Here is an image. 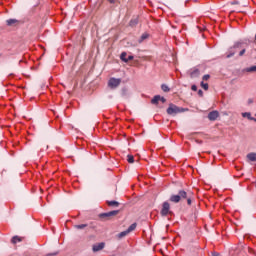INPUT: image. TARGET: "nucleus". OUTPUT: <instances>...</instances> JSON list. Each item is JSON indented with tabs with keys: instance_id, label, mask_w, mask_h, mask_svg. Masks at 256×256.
I'll list each match as a JSON object with an SVG mask.
<instances>
[{
	"instance_id": "10",
	"label": "nucleus",
	"mask_w": 256,
	"mask_h": 256,
	"mask_svg": "<svg viewBox=\"0 0 256 256\" xmlns=\"http://www.w3.org/2000/svg\"><path fill=\"white\" fill-rule=\"evenodd\" d=\"M6 25H8V27H15V25H19V20L8 19V20H6Z\"/></svg>"
},
{
	"instance_id": "26",
	"label": "nucleus",
	"mask_w": 256,
	"mask_h": 256,
	"mask_svg": "<svg viewBox=\"0 0 256 256\" xmlns=\"http://www.w3.org/2000/svg\"><path fill=\"white\" fill-rule=\"evenodd\" d=\"M55 255H59V252H53V253L47 254V256H55Z\"/></svg>"
},
{
	"instance_id": "5",
	"label": "nucleus",
	"mask_w": 256,
	"mask_h": 256,
	"mask_svg": "<svg viewBox=\"0 0 256 256\" xmlns=\"http://www.w3.org/2000/svg\"><path fill=\"white\" fill-rule=\"evenodd\" d=\"M173 212H171V205L169 202H164L162 204V209H161V215L162 217H167V215H171Z\"/></svg>"
},
{
	"instance_id": "22",
	"label": "nucleus",
	"mask_w": 256,
	"mask_h": 256,
	"mask_svg": "<svg viewBox=\"0 0 256 256\" xmlns=\"http://www.w3.org/2000/svg\"><path fill=\"white\" fill-rule=\"evenodd\" d=\"M127 161H128V163H135V158L133 157V155H128Z\"/></svg>"
},
{
	"instance_id": "18",
	"label": "nucleus",
	"mask_w": 256,
	"mask_h": 256,
	"mask_svg": "<svg viewBox=\"0 0 256 256\" xmlns=\"http://www.w3.org/2000/svg\"><path fill=\"white\" fill-rule=\"evenodd\" d=\"M21 241H22V239H21V237H19V236H14L13 238H12V243L15 245V244H17V243H21Z\"/></svg>"
},
{
	"instance_id": "11",
	"label": "nucleus",
	"mask_w": 256,
	"mask_h": 256,
	"mask_svg": "<svg viewBox=\"0 0 256 256\" xmlns=\"http://www.w3.org/2000/svg\"><path fill=\"white\" fill-rule=\"evenodd\" d=\"M160 99H161L160 95L154 96L153 99L151 100V104L152 105H157V103H159Z\"/></svg>"
},
{
	"instance_id": "1",
	"label": "nucleus",
	"mask_w": 256,
	"mask_h": 256,
	"mask_svg": "<svg viewBox=\"0 0 256 256\" xmlns=\"http://www.w3.org/2000/svg\"><path fill=\"white\" fill-rule=\"evenodd\" d=\"M187 201V205H191L193 201V192L192 191H185L179 190L177 195H172L170 197V201L172 203H179L180 201Z\"/></svg>"
},
{
	"instance_id": "29",
	"label": "nucleus",
	"mask_w": 256,
	"mask_h": 256,
	"mask_svg": "<svg viewBox=\"0 0 256 256\" xmlns=\"http://www.w3.org/2000/svg\"><path fill=\"white\" fill-rule=\"evenodd\" d=\"M126 60H128V62H129V61H133V56H131V55L128 56V58H126Z\"/></svg>"
},
{
	"instance_id": "34",
	"label": "nucleus",
	"mask_w": 256,
	"mask_h": 256,
	"mask_svg": "<svg viewBox=\"0 0 256 256\" xmlns=\"http://www.w3.org/2000/svg\"><path fill=\"white\" fill-rule=\"evenodd\" d=\"M248 103H249V105H251V103H253V99H249Z\"/></svg>"
},
{
	"instance_id": "12",
	"label": "nucleus",
	"mask_w": 256,
	"mask_h": 256,
	"mask_svg": "<svg viewBox=\"0 0 256 256\" xmlns=\"http://www.w3.org/2000/svg\"><path fill=\"white\" fill-rule=\"evenodd\" d=\"M247 159H249V161H256V153L255 152H251L249 154H247Z\"/></svg>"
},
{
	"instance_id": "33",
	"label": "nucleus",
	"mask_w": 256,
	"mask_h": 256,
	"mask_svg": "<svg viewBox=\"0 0 256 256\" xmlns=\"http://www.w3.org/2000/svg\"><path fill=\"white\" fill-rule=\"evenodd\" d=\"M212 256H219V253L214 252V253H212Z\"/></svg>"
},
{
	"instance_id": "13",
	"label": "nucleus",
	"mask_w": 256,
	"mask_h": 256,
	"mask_svg": "<svg viewBox=\"0 0 256 256\" xmlns=\"http://www.w3.org/2000/svg\"><path fill=\"white\" fill-rule=\"evenodd\" d=\"M146 39H149V34L148 33H144L141 35L140 39L138 40V43H142L143 41H145Z\"/></svg>"
},
{
	"instance_id": "17",
	"label": "nucleus",
	"mask_w": 256,
	"mask_h": 256,
	"mask_svg": "<svg viewBox=\"0 0 256 256\" xmlns=\"http://www.w3.org/2000/svg\"><path fill=\"white\" fill-rule=\"evenodd\" d=\"M242 117H246L247 119H249V121L255 120V118H253L249 112L242 113Z\"/></svg>"
},
{
	"instance_id": "23",
	"label": "nucleus",
	"mask_w": 256,
	"mask_h": 256,
	"mask_svg": "<svg viewBox=\"0 0 256 256\" xmlns=\"http://www.w3.org/2000/svg\"><path fill=\"white\" fill-rule=\"evenodd\" d=\"M85 227H87V224L74 225V229H85Z\"/></svg>"
},
{
	"instance_id": "21",
	"label": "nucleus",
	"mask_w": 256,
	"mask_h": 256,
	"mask_svg": "<svg viewBox=\"0 0 256 256\" xmlns=\"http://www.w3.org/2000/svg\"><path fill=\"white\" fill-rule=\"evenodd\" d=\"M201 87L203 88L204 91H209V84L201 82Z\"/></svg>"
},
{
	"instance_id": "28",
	"label": "nucleus",
	"mask_w": 256,
	"mask_h": 256,
	"mask_svg": "<svg viewBox=\"0 0 256 256\" xmlns=\"http://www.w3.org/2000/svg\"><path fill=\"white\" fill-rule=\"evenodd\" d=\"M191 89L192 91H197V85H192Z\"/></svg>"
},
{
	"instance_id": "8",
	"label": "nucleus",
	"mask_w": 256,
	"mask_h": 256,
	"mask_svg": "<svg viewBox=\"0 0 256 256\" xmlns=\"http://www.w3.org/2000/svg\"><path fill=\"white\" fill-rule=\"evenodd\" d=\"M209 121H217L219 119V111L214 110L208 114Z\"/></svg>"
},
{
	"instance_id": "36",
	"label": "nucleus",
	"mask_w": 256,
	"mask_h": 256,
	"mask_svg": "<svg viewBox=\"0 0 256 256\" xmlns=\"http://www.w3.org/2000/svg\"><path fill=\"white\" fill-rule=\"evenodd\" d=\"M253 121H255L256 122V118H254V120Z\"/></svg>"
},
{
	"instance_id": "35",
	"label": "nucleus",
	"mask_w": 256,
	"mask_h": 256,
	"mask_svg": "<svg viewBox=\"0 0 256 256\" xmlns=\"http://www.w3.org/2000/svg\"><path fill=\"white\" fill-rule=\"evenodd\" d=\"M239 50H241V48H236V52H238Z\"/></svg>"
},
{
	"instance_id": "30",
	"label": "nucleus",
	"mask_w": 256,
	"mask_h": 256,
	"mask_svg": "<svg viewBox=\"0 0 256 256\" xmlns=\"http://www.w3.org/2000/svg\"><path fill=\"white\" fill-rule=\"evenodd\" d=\"M198 95H199L200 97H203V90H199V91H198Z\"/></svg>"
},
{
	"instance_id": "25",
	"label": "nucleus",
	"mask_w": 256,
	"mask_h": 256,
	"mask_svg": "<svg viewBox=\"0 0 256 256\" xmlns=\"http://www.w3.org/2000/svg\"><path fill=\"white\" fill-rule=\"evenodd\" d=\"M203 81H209V79H211V76L209 74H206L203 76Z\"/></svg>"
},
{
	"instance_id": "4",
	"label": "nucleus",
	"mask_w": 256,
	"mask_h": 256,
	"mask_svg": "<svg viewBox=\"0 0 256 256\" xmlns=\"http://www.w3.org/2000/svg\"><path fill=\"white\" fill-rule=\"evenodd\" d=\"M135 229H137V223H133L131 224L127 230L120 232L119 234H117V239H123L124 237H127V235H129V233H132V231H135Z\"/></svg>"
},
{
	"instance_id": "19",
	"label": "nucleus",
	"mask_w": 256,
	"mask_h": 256,
	"mask_svg": "<svg viewBox=\"0 0 256 256\" xmlns=\"http://www.w3.org/2000/svg\"><path fill=\"white\" fill-rule=\"evenodd\" d=\"M247 73H256V66H251L245 69Z\"/></svg>"
},
{
	"instance_id": "2",
	"label": "nucleus",
	"mask_w": 256,
	"mask_h": 256,
	"mask_svg": "<svg viewBox=\"0 0 256 256\" xmlns=\"http://www.w3.org/2000/svg\"><path fill=\"white\" fill-rule=\"evenodd\" d=\"M166 113L168 115H172L173 117H175V115H178V113H185V109L171 103L169 104V107L167 108Z\"/></svg>"
},
{
	"instance_id": "24",
	"label": "nucleus",
	"mask_w": 256,
	"mask_h": 256,
	"mask_svg": "<svg viewBox=\"0 0 256 256\" xmlns=\"http://www.w3.org/2000/svg\"><path fill=\"white\" fill-rule=\"evenodd\" d=\"M245 48H243V44H241V50H240V52H239V55H240V57H243V55H245Z\"/></svg>"
},
{
	"instance_id": "16",
	"label": "nucleus",
	"mask_w": 256,
	"mask_h": 256,
	"mask_svg": "<svg viewBox=\"0 0 256 256\" xmlns=\"http://www.w3.org/2000/svg\"><path fill=\"white\" fill-rule=\"evenodd\" d=\"M199 74H200L199 69H194V70L190 73V76H191L192 78H195V77H199Z\"/></svg>"
},
{
	"instance_id": "32",
	"label": "nucleus",
	"mask_w": 256,
	"mask_h": 256,
	"mask_svg": "<svg viewBox=\"0 0 256 256\" xmlns=\"http://www.w3.org/2000/svg\"><path fill=\"white\" fill-rule=\"evenodd\" d=\"M109 3H117V0H108Z\"/></svg>"
},
{
	"instance_id": "9",
	"label": "nucleus",
	"mask_w": 256,
	"mask_h": 256,
	"mask_svg": "<svg viewBox=\"0 0 256 256\" xmlns=\"http://www.w3.org/2000/svg\"><path fill=\"white\" fill-rule=\"evenodd\" d=\"M103 249H105V243H103V242H101V243H99V244H96V245H94V246L92 247V251H93L94 253H97V251H101V250H103Z\"/></svg>"
},
{
	"instance_id": "14",
	"label": "nucleus",
	"mask_w": 256,
	"mask_h": 256,
	"mask_svg": "<svg viewBox=\"0 0 256 256\" xmlns=\"http://www.w3.org/2000/svg\"><path fill=\"white\" fill-rule=\"evenodd\" d=\"M108 207H117L119 205V202L112 200V201H107Z\"/></svg>"
},
{
	"instance_id": "6",
	"label": "nucleus",
	"mask_w": 256,
	"mask_h": 256,
	"mask_svg": "<svg viewBox=\"0 0 256 256\" xmlns=\"http://www.w3.org/2000/svg\"><path fill=\"white\" fill-rule=\"evenodd\" d=\"M121 85V78H110L108 81V87L110 89H117Z\"/></svg>"
},
{
	"instance_id": "31",
	"label": "nucleus",
	"mask_w": 256,
	"mask_h": 256,
	"mask_svg": "<svg viewBox=\"0 0 256 256\" xmlns=\"http://www.w3.org/2000/svg\"><path fill=\"white\" fill-rule=\"evenodd\" d=\"M136 23H137L136 21H133V20L130 21V25H132V26L136 25Z\"/></svg>"
},
{
	"instance_id": "20",
	"label": "nucleus",
	"mask_w": 256,
	"mask_h": 256,
	"mask_svg": "<svg viewBox=\"0 0 256 256\" xmlns=\"http://www.w3.org/2000/svg\"><path fill=\"white\" fill-rule=\"evenodd\" d=\"M161 89L162 91H164V93H169L170 91L169 86H167L166 84H162Z\"/></svg>"
},
{
	"instance_id": "3",
	"label": "nucleus",
	"mask_w": 256,
	"mask_h": 256,
	"mask_svg": "<svg viewBox=\"0 0 256 256\" xmlns=\"http://www.w3.org/2000/svg\"><path fill=\"white\" fill-rule=\"evenodd\" d=\"M116 215H119V210L101 213L98 215V217L101 219V221H109L112 217H116Z\"/></svg>"
},
{
	"instance_id": "7",
	"label": "nucleus",
	"mask_w": 256,
	"mask_h": 256,
	"mask_svg": "<svg viewBox=\"0 0 256 256\" xmlns=\"http://www.w3.org/2000/svg\"><path fill=\"white\" fill-rule=\"evenodd\" d=\"M237 49H241V42H236L234 44V47L229 48L227 58L229 59V58L233 57V55H235V53H237Z\"/></svg>"
},
{
	"instance_id": "27",
	"label": "nucleus",
	"mask_w": 256,
	"mask_h": 256,
	"mask_svg": "<svg viewBox=\"0 0 256 256\" xmlns=\"http://www.w3.org/2000/svg\"><path fill=\"white\" fill-rule=\"evenodd\" d=\"M160 101H161L162 103H166V102H167V99H165V97H161V96H160Z\"/></svg>"
},
{
	"instance_id": "15",
	"label": "nucleus",
	"mask_w": 256,
	"mask_h": 256,
	"mask_svg": "<svg viewBox=\"0 0 256 256\" xmlns=\"http://www.w3.org/2000/svg\"><path fill=\"white\" fill-rule=\"evenodd\" d=\"M120 59H121V61H124V63H128L127 52H122L120 55Z\"/></svg>"
}]
</instances>
